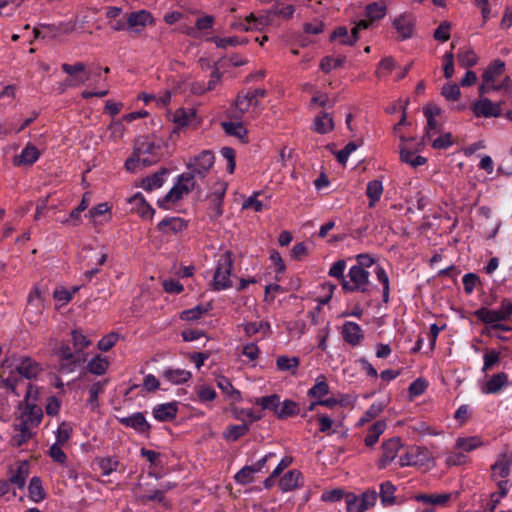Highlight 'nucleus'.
Here are the masks:
<instances>
[{
  "label": "nucleus",
  "instance_id": "f257e3e1",
  "mask_svg": "<svg viewBox=\"0 0 512 512\" xmlns=\"http://www.w3.org/2000/svg\"><path fill=\"white\" fill-rule=\"evenodd\" d=\"M233 267L232 253L226 251L217 262V267L213 277V286L215 290H222L232 286L230 274Z\"/></svg>",
  "mask_w": 512,
  "mask_h": 512
},
{
  "label": "nucleus",
  "instance_id": "f03ea898",
  "mask_svg": "<svg viewBox=\"0 0 512 512\" xmlns=\"http://www.w3.org/2000/svg\"><path fill=\"white\" fill-rule=\"evenodd\" d=\"M473 314L479 321L485 324L505 321L512 315V302L504 298L501 301L499 310H490L486 307H481L474 311Z\"/></svg>",
  "mask_w": 512,
  "mask_h": 512
},
{
  "label": "nucleus",
  "instance_id": "7ed1b4c3",
  "mask_svg": "<svg viewBox=\"0 0 512 512\" xmlns=\"http://www.w3.org/2000/svg\"><path fill=\"white\" fill-rule=\"evenodd\" d=\"M348 276L350 278V282L343 279V283H341V287L346 293H352L355 291L363 293L367 292L370 276L367 270L362 268V266L354 265L350 268Z\"/></svg>",
  "mask_w": 512,
  "mask_h": 512
},
{
  "label": "nucleus",
  "instance_id": "20e7f679",
  "mask_svg": "<svg viewBox=\"0 0 512 512\" xmlns=\"http://www.w3.org/2000/svg\"><path fill=\"white\" fill-rule=\"evenodd\" d=\"M215 162L214 154L211 150H203L198 156L193 158L187 164V168L191 169L197 176L204 178Z\"/></svg>",
  "mask_w": 512,
  "mask_h": 512
},
{
  "label": "nucleus",
  "instance_id": "39448f33",
  "mask_svg": "<svg viewBox=\"0 0 512 512\" xmlns=\"http://www.w3.org/2000/svg\"><path fill=\"white\" fill-rule=\"evenodd\" d=\"M227 189V183L218 182L215 185V189L212 193L208 195V200L210 202L209 206V216L211 219H217L223 214V200L225 197Z\"/></svg>",
  "mask_w": 512,
  "mask_h": 512
},
{
  "label": "nucleus",
  "instance_id": "423d86ee",
  "mask_svg": "<svg viewBox=\"0 0 512 512\" xmlns=\"http://www.w3.org/2000/svg\"><path fill=\"white\" fill-rule=\"evenodd\" d=\"M173 122L177 125V127L173 130L172 133H177L178 129L184 127H192L194 129L198 128L201 120L197 116L196 110L191 108H179L173 115Z\"/></svg>",
  "mask_w": 512,
  "mask_h": 512
},
{
  "label": "nucleus",
  "instance_id": "0eeeda50",
  "mask_svg": "<svg viewBox=\"0 0 512 512\" xmlns=\"http://www.w3.org/2000/svg\"><path fill=\"white\" fill-rule=\"evenodd\" d=\"M471 110L476 117H499L501 116V108L499 104H494L489 98L482 97L474 101Z\"/></svg>",
  "mask_w": 512,
  "mask_h": 512
},
{
  "label": "nucleus",
  "instance_id": "6e6552de",
  "mask_svg": "<svg viewBox=\"0 0 512 512\" xmlns=\"http://www.w3.org/2000/svg\"><path fill=\"white\" fill-rule=\"evenodd\" d=\"M116 419L123 426L132 428L140 434H144L146 436H149L150 434L151 425L148 423L142 412H136L126 417H116Z\"/></svg>",
  "mask_w": 512,
  "mask_h": 512
},
{
  "label": "nucleus",
  "instance_id": "1a4fd4ad",
  "mask_svg": "<svg viewBox=\"0 0 512 512\" xmlns=\"http://www.w3.org/2000/svg\"><path fill=\"white\" fill-rule=\"evenodd\" d=\"M393 27L398 33L399 40H407L413 36L415 28V18L411 14H401L394 19Z\"/></svg>",
  "mask_w": 512,
  "mask_h": 512
},
{
  "label": "nucleus",
  "instance_id": "9d476101",
  "mask_svg": "<svg viewBox=\"0 0 512 512\" xmlns=\"http://www.w3.org/2000/svg\"><path fill=\"white\" fill-rule=\"evenodd\" d=\"M267 95V91L265 89H254L251 91L243 92L240 91L235 100V107L239 115L236 116L237 119L242 118L243 114L247 112L251 106V97H265Z\"/></svg>",
  "mask_w": 512,
  "mask_h": 512
},
{
  "label": "nucleus",
  "instance_id": "9b49d317",
  "mask_svg": "<svg viewBox=\"0 0 512 512\" xmlns=\"http://www.w3.org/2000/svg\"><path fill=\"white\" fill-rule=\"evenodd\" d=\"M401 446V439L399 437H392L387 441H384L381 445L382 453L379 459L380 467L383 468L393 461Z\"/></svg>",
  "mask_w": 512,
  "mask_h": 512
},
{
  "label": "nucleus",
  "instance_id": "f8f14e48",
  "mask_svg": "<svg viewBox=\"0 0 512 512\" xmlns=\"http://www.w3.org/2000/svg\"><path fill=\"white\" fill-rule=\"evenodd\" d=\"M151 22H153V18L147 10L132 12L127 16V29L140 33L146 24Z\"/></svg>",
  "mask_w": 512,
  "mask_h": 512
},
{
  "label": "nucleus",
  "instance_id": "ddd939ff",
  "mask_svg": "<svg viewBox=\"0 0 512 512\" xmlns=\"http://www.w3.org/2000/svg\"><path fill=\"white\" fill-rule=\"evenodd\" d=\"M153 416L161 422L173 421L178 413V403L176 401L165 404H159L153 408Z\"/></svg>",
  "mask_w": 512,
  "mask_h": 512
},
{
  "label": "nucleus",
  "instance_id": "4468645a",
  "mask_svg": "<svg viewBox=\"0 0 512 512\" xmlns=\"http://www.w3.org/2000/svg\"><path fill=\"white\" fill-rule=\"evenodd\" d=\"M377 497H378V493L375 490H368V491L362 493V495L360 497H358L357 495H355L352 492H348L349 504L353 506L355 503L358 502L359 503V512H364L368 508L374 506V504L377 500Z\"/></svg>",
  "mask_w": 512,
  "mask_h": 512
},
{
  "label": "nucleus",
  "instance_id": "2eb2a0df",
  "mask_svg": "<svg viewBox=\"0 0 512 512\" xmlns=\"http://www.w3.org/2000/svg\"><path fill=\"white\" fill-rule=\"evenodd\" d=\"M55 353L60 357L62 363L60 364L61 372H72L78 361L75 359L74 354L71 351V348L68 344L61 343L58 350Z\"/></svg>",
  "mask_w": 512,
  "mask_h": 512
},
{
  "label": "nucleus",
  "instance_id": "dca6fc26",
  "mask_svg": "<svg viewBox=\"0 0 512 512\" xmlns=\"http://www.w3.org/2000/svg\"><path fill=\"white\" fill-rule=\"evenodd\" d=\"M16 372L26 379H33L38 376L42 368L38 362L32 360L30 357H25L21 360L20 364L16 366Z\"/></svg>",
  "mask_w": 512,
  "mask_h": 512
},
{
  "label": "nucleus",
  "instance_id": "f3484780",
  "mask_svg": "<svg viewBox=\"0 0 512 512\" xmlns=\"http://www.w3.org/2000/svg\"><path fill=\"white\" fill-rule=\"evenodd\" d=\"M39 157V149L36 146L29 143L26 145V147L22 150V152L19 155H16L13 158V165H32L39 159Z\"/></svg>",
  "mask_w": 512,
  "mask_h": 512
},
{
  "label": "nucleus",
  "instance_id": "a211bd4d",
  "mask_svg": "<svg viewBox=\"0 0 512 512\" xmlns=\"http://www.w3.org/2000/svg\"><path fill=\"white\" fill-rule=\"evenodd\" d=\"M342 336L344 341L352 346L358 345L364 338L361 327L351 321L343 325Z\"/></svg>",
  "mask_w": 512,
  "mask_h": 512
},
{
  "label": "nucleus",
  "instance_id": "6ab92c4d",
  "mask_svg": "<svg viewBox=\"0 0 512 512\" xmlns=\"http://www.w3.org/2000/svg\"><path fill=\"white\" fill-rule=\"evenodd\" d=\"M189 188L186 185H182L180 182H176L170 191L162 198L159 199L157 204L160 208H167V203L179 201L184 194H189Z\"/></svg>",
  "mask_w": 512,
  "mask_h": 512
},
{
  "label": "nucleus",
  "instance_id": "aec40b11",
  "mask_svg": "<svg viewBox=\"0 0 512 512\" xmlns=\"http://www.w3.org/2000/svg\"><path fill=\"white\" fill-rule=\"evenodd\" d=\"M426 449H422L421 447H411L409 451L400 457V465L404 466H415L419 462L424 461L426 458Z\"/></svg>",
  "mask_w": 512,
  "mask_h": 512
},
{
  "label": "nucleus",
  "instance_id": "412c9836",
  "mask_svg": "<svg viewBox=\"0 0 512 512\" xmlns=\"http://www.w3.org/2000/svg\"><path fill=\"white\" fill-rule=\"evenodd\" d=\"M21 416L24 419H27L29 423L32 425L38 426L43 418V410L37 405V403L33 404H23Z\"/></svg>",
  "mask_w": 512,
  "mask_h": 512
},
{
  "label": "nucleus",
  "instance_id": "4be33fe9",
  "mask_svg": "<svg viewBox=\"0 0 512 512\" xmlns=\"http://www.w3.org/2000/svg\"><path fill=\"white\" fill-rule=\"evenodd\" d=\"M40 27L47 30L46 37L50 39H55L60 34H71L75 28V23H60L58 25L54 24H40Z\"/></svg>",
  "mask_w": 512,
  "mask_h": 512
},
{
  "label": "nucleus",
  "instance_id": "5701e85b",
  "mask_svg": "<svg viewBox=\"0 0 512 512\" xmlns=\"http://www.w3.org/2000/svg\"><path fill=\"white\" fill-rule=\"evenodd\" d=\"M129 203L134 205L137 213L145 218V217H150L152 218V216L154 215L155 213V210L151 207V205L145 200L144 196L138 192L136 193L135 195H133L130 199H129Z\"/></svg>",
  "mask_w": 512,
  "mask_h": 512
},
{
  "label": "nucleus",
  "instance_id": "b1692460",
  "mask_svg": "<svg viewBox=\"0 0 512 512\" xmlns=\"http://www.w3.org/2000/svg\"><path fill=\"white\" fill-rule=\"evenodd\" d=\"M508 383V376L504 372L493 375L483 386L482 392L486 394L498 393Z\"/></svg>",
  "mask_w": 512,
  "mask_h": 512
},
{
  "label": "nucleus",
  "instance_id": "393cba45",
  "mask_svg": "<svg viewBox=\"0 0 512 512\" xmlns=\"http://www.w3.org/2000/svg\"><path fill=\"white\" fill-rule=\"evenodd\" d=\"M185 228L184 220L179 217L165 218L157 225V229L163 233H177Z\"/></svg>",
  "mask_w": 512,
  "mask_h": 512
},
{
  "label": "nucleus",
  "instance_id": "a878e982",
  "mask_svg": "<svg viewBox=\"0 0 512 512\" xmlns=\"http://www.w3.org/2000/svg\"><path fill=\"white\" fill-rule=\"evenodd\" d=\"M314 131L319 134H326L334 129L332 117L327 112H320L313 121Z\"/></svg>",
  "mask_w": 512,
  "mask_h": 512
},
{
  "label": "nucleus",
  "instance_id": "bb28decb",
  "mask_svg": "<svg viewBox=\"0 0 512 512\" xmlns=\"http://www.w3.org/2000/svg\"><path fill=\"white\" fill-rule=\"evenodd\" d=\"M167 173V168H161L158 172L143 178L141 186L146 191H152L153 189L159 188L164 183L163 175Z\"/></svg>",
  "mask_w": 512,
  "mask_h": 512
},
{
  "label": "nucleus",
  "instance_id": "cd10ccee",
  "mask_svg": "<svg viewBox=\"0 0 512 512\" xmlns=\"http://www.w3.org/2000/svg\"><path fill=\"white\" fill-rule=\"evenodd\" d=\"M300 479V471L296 469L290 470L279 480V487L283 491H291L299 486Z\"/></svg>",
  "mask_w": 512,
  "mask_h": 512
},
{
  "label": "nucleus",
  "instance_id": "c85d7f7f",
  "mask_svg": "<svg viewBox=\"0 0 512 512\" xmlns=\"http://www.w3.org/2000/svg\"><path fill=\"white\" fill-rule=\"evenodd\" d=\"M386 429V422L384 420H378L375 423H373L369 430L368 434L365 437V445L367 447H372L375 445L380 437V435L385 431Z\"/></svg>",
  "mask_w": 512,
  "mask_h": 512
},
{
  "label": "nucleus",
  "instance_id": "c756f323",
  "mask_svg": "<svg viewBox=\"0 0 512 512\" xmlns=\"http://www.w3.org/2000/svg\"><path fill=\"white\" fill-rule=\"evenodd\" d=\"M505 69V62L500 59H495L483 72V82L491 83L496 76L501 75Z\"/></svg>",
  "mask_w": 512,
  "mask_h": 512
},
{
  "label": "nucleus",
  "instance_id": "7c9ffc66",
  "mask_svg": "<svg viewBox=\"0 0 512 512\" xmlns=\"http://www.w3.org/2000/svg\"><path fill=\"white\" fill-rule=\"evenodd\" d=\"M255 404L260 406L263 410H269L277 416L279 406L281 404L280 396L278 394H272L264 397L257 398Z\"/></svg>",
  "mask_w": 512,
  "mask_h": 512
},
{
  "label": "nucleus",
  "instance_id": "2f4dec72",
  "mask_svg": "<svg viewBox=\"0 0 512 512\" xmlns=\"http://www.w3.org/2000/svg\"><path fill=\"white\" fill-rule=\"evenodd\" d=\"M211 309V303L206 305H197L194 308L182 311L180 314V319L185 321H195L200 319L202 315L208 313Z\"/></svg>",
  "mask_w": 512,
  "mask_h": 512
},
{
  "label": "nucleus",
  "instance_id": "473e14b6",
  "mask_svg": "<svg viewBox=\"0 0 512 512\" xmlns=\"http://www.w3.org/2000/svg\"><path fill=\"white\" fill-rule=\"evenodd\" d=\"M299 412H300L299 404L293 400L287 399V400H284L280 404L276 417L278 419L283 420V419H287L289 417L298 415Z\"/></svg>",
  "mask_w": 512,
  "mask_h": 512
},
{
  "label": "nucleus",
  "instance_id": "72a5a7b5",
  "mask_svg": "<svg viewBox=\"0 0 512 512\" xmlns=\"http://www.w3.org/2000/svg\"><path fill=\"white\" fill-rule=\"evenodd\" d=\"M400 160L403 163L409 164L413 168L424 165L427 159L420 155H415L414 151H411L405 147L400 148Z\"/></svg>",
  "mask_w": 512,
  "mask_h": 512
},
{
  "label": "nucleus",
  "instance_id": "f704fd0d",
  "mask_svg": "<svg viewBox=\"0 0 512 512\" xmlns=\"http://www.w3.org/2000/svg\"><path fill=\"white\" fill-rule=\"evenodd\" d=\"M223 130L230 136H235L243 142H247V129L243 127L241 122H222Z\"/></svg>",
  "mask_w": 512,
  "mask_h": 512
},
{
  "label": "nucleus",
  "instance_id": "c9c22d12",
  "mask_svg": "<svg viewBox=\"0 0 512 512\" xmlns=\"http://www.w3.org/2000/svg\"><path fill=\"white\" fill-rule=\"evenodd\" d=\"M163 376L173 384H183L192 377V374L184 369H167L164 371Z\"/></svg>",
  "mask_w": 512,
  "mask_h": 512
},
{
  "label": "nucleus",
  "instance_id": "e433bc0d",
  "mask_svg": "<svg viewBox=\"0 0 512 512\" xmlns=\"http://www.w3.org/2000/svg\"><path fill=\"white\" fill-rule=\"evenodd\" d=\"M133 150L140 156L142 154L157 156V150H160V146L156 145L154 142L149 141L146 137H142L136 141Z\"/></svg>",
  "mask_w": 512,
  "mask_h": 512
},
{
  "label": "nucleus",
  "instance_id": "4c0bfd02",
  "mask_svg": "<svg viewBox=\"0 0 512 512\" xmlns=\"http://www.w3.org/2000/svg\"><path fill=\"white\" fill-rule=\"evenodd\" d=\"M248 431H249V424H247V423H243L240 425H229L223 432V437L227 441L235 442L240 437L246 435Z\"/></svg>",
  "mask_w": 512,
  "mask_h": 512
},
{
  "label": "nucleus",
  "instance_id": "58836bf2",
  "mask_svg": "<svg viewBox=\"0 0 512 512\" xmlns=\"http://www.w3.org/2000/svg\"><path fill=\"white\" fill-rule=\"evenodd\" d=\"M395 491L396 487L390 481H385L380 485L379 496L384 506L396 503Z\"/></svg>",
  "mask_w": 512,
  "mask_h": 512
},
{
  "label": "nucleus",
  "instance_id": "ea45409f",
  "mask_svg": "<svg viewBox=\"0 0 512 512\" xmlns=\"http://www.w3.org/2000/svg\"><path fill=\"white\" fill-rule=\"evenodd\" d=\"M383 192L382 182L379 180H372L368 182L366 195L369 198V207H374L375 203L380 200Z\"/></svg>",
  "mask_w": 512,
  "mask_h": 512
},
{
  "label": "nucleus",
  "instance_id": "a19ab883",
  "mask_svg": "<svg viewBox=\"0 0 512 512\" xmlns=\"http://www.w3.org/2000/svg\"><path fill=\"white\" fill-rule=\"evenodd\" d=\"M29 475V464L23 461L17 468L16 472L8 480L10 483L16 485L19 489L25 486L26 478Z\"/></svg>",
  "mask_w": 512,
  "mask_h": 512
},
{
  "label": "nucleus",
  "instance_id": "79ce46f5",
  "mask_svg": "<svg viewBox=\"0 0 512 512\" xmlns=\"http://www.w3.org/2000/svg\"><path fill=\"white\" fill-rule=\"evenodd\" d=\"M29 496L34 502L42 501L46 494L42 486V481L39 477L34 476L31 478L29 486Z\"/></svg>",
  "mask_w": 512,
  "mask_h": 512
},
{
  "label": "nucleus",
  "instance_id": "37998d69",
  "mask_svg": "<svg viewBox=\"0 0 512 512\" xmlns=\"http://www.w3.org/2000/svg\"><path fill=\"white\" fill-rule=\"evenodd\" d=\"M451 499L450 493H444L439 495L433 494H419L415 496V500L423 502L425 504L444 505Z\"/></svg>",
  "mask_w": 512,
  "mask_h": 512
},
{
  "label": "nucleus",
  "instance_id": "c03bdc74",
  "mask_svg": "<svg viewBox=\"0 0 512 512\" xmlns=\"http://www.w3.org/2000/svg\"><path fill=\"white\" fill-rule=\"evenodd\" d=\"M328 393L329 385L326 381L325 376L321 375L317 378V381L313 385V387L309 389L308 396L321 400L322 397H324Z\"/></svg>",
  "mask_w": 512,
  "mask_h": 512
},
{
  "label": "nucleus",
  "instance_id": "a18cd8bd",
  "mask_svg": "<svg viewBox=\"0 0 512 512\" xmlns=\"http://www.w3.org/2000/svg\"><path fill=\"white\" fill-rule=\"evenodd\" d=\"M511 86H512V81H511V78L509 76H506L503 81L500 83V84H490V83H487V82H483L479 88H478V92H479V95L482 97L483 95L489 93L490 91H499V90H509L511 89Z\"/></svg>",
  "mask_w": 512,
  "mask_h": 512
},
{
  "label": "nucleus",
  "instance_id": "49530a36",
  "mask_svg": "<svg viewBox=\"0 0 512 512\" xmlns=\"http://www.w3.org/2000/svg\"><path fill=\"white\" fill-rule=\"evenodd\" d=\"M386 5L384 3L373 2L366 6V16L371 21L382 19L386 15Z\"/></svg>",
  "mask_w": 512,
  "mask_h": 512
},
{
  "label": "nucleus",
  "instance_id": "de8ad7c7",
  "mask_svg": "<svg viewBox=\"0 0 512 512\" xmlns=\"http://www.w3.org/2000/svg\"><path fill=\"white\" fill-rule=\"evenodd\" d=\"M300 360L298 357H288L286 355H281L276 360L277 368L281 371H291L292 374H295V369L299 366Z\"/></svg>",
  "mask_w": 512,
  "mask_h": 512
},
{
  "label": "nucleus",
  "instance_id": "09e8293b",
  "mask_svg": "<svg viewBox=\"0 0 512 512\" xmlns=\"http://www.w3.org/2000/svg\"><path fill=\"white\" fill-rule=\"evenodd\" d=\"M108 361L105 358H102L100 355H97L87 364V369L90 373L95 375H102L106 372L108 368Z\"/></svg>",
  "mask_w": 512,
  "mask_h": 512
},
{
  "label": "nucleus",
  "instance_id": "8fccbe9b",
  "mask_svg": "<svg viewBox=\"0 0 512 512\" xmlns=\"http://www.w3.org/2000/svg\"><path fill=\"white\" fill-rule=\"evenodd\" d=\"M345 62H346L345 56H340L336 59H334L331 56H325L322 58V60L320 62V69L324 73H329L332 69L342 67Z\"/></svg>",
  "mask_w": 512,
  "mask_h": 512
},
{
  "label": "nucleus",
  "instance_id": "3c124183",
  "mask_svg": "<svg viewBox=\"0 0 512 512\" xmlns=\"http://www.w3.org/2000/svg\"><path fill=\"white\" fill-rule=\"evenodd\" d=\"M384 409V404L382 403H374L372 404L368 410L364 413V415L359 419L357 425L363 426L366 423L370 422L374 418L380 415V413Z\"/></svg>",
  "mask_w": 512,
  "mask_h": 512
},
{
  "label": "nucleus",
  "instance_id": "603ef678",
  "mask_svg": "<svg viewBox=\"0 0 512 512\" xmlns=\"http://www.w3.org/2000/svg\"><path fill=\"white\" fill-rule=\"evenodd\" d=\"M274 19L273 13H270V9L263 11L259 13L258 16H256L254 13H251L246 17V22L251 23L254 22L255 26L257 25H270L272 24Z\"/></svg>",
  "mask_w": 512,
  "mask_h": 512
},
{
  "label": "nucleus",
  "instance_id": "864d4df0",
  "mask_svg": "<svg viewBox=\"0 0 512 512\" xmlns=\"http://www.w3.org/2000/svg\"><path fill=\"white\" fill-rule=\"evenodd\" d=\"M43 292L40 290L39 284H36L28 296V305L34 306L39 312L44 307Z\"/></svg>",
  "mask_w": 512,
  "mask_h": 512
},
{
  "label": "nucleus",
  "instance_id": "5fc2aeb1",
  "mask_svg": "<svg viewBox=\"0 0 512 512\" xmlns=\"http://www.w3.org/2000/svg\"><path fill=\"white\" fill-rule=\"evenodd\" d=\"M72 434V427L70 423L63 421L58 426L57 432H56V440L58 444L65 445L68 440L70 439Z\"/></svg>",
  "mask_w": 512,
  "mask_h": 512
},
{
  "label": "nucleus",
  "instance_id": "6e6d98bb",
  "mask_svg": "<svg viewBox=\"0 0 512 512\" xmlns=\"http://www.w3.org/2000/svg\"><path fill=\"white\" fill-rule=\"evenodd\" d=\"M457 60L462 67L468 68L477 64L478 57L473 50H467L459 52L457 55Z\"/></svg>",
  "mask_w": 512,
  "mask_h": 512
},
{
  "label": "nucleus",
  "instance_id": "4d7b16f0",
  "mask_svg": "<svg viewBox=\"0 0 512 512\" xmlns=\"http://www.w3.org/2000/svg\"><path fill=\"white\" fill-rule=\"evenodd\" d=\"M441 95L444 96L448 101H456L460 98V88L455 83L445 84L441 89Z\"/></svg>",
  "mask_w": 512,
  "mask_h": 512
},
{
  "label": "nucleus",
  "instance_id": "13d9d810",
  "mask_svg": "<svg viewBox=\"0 0 512 512\" xmlns=\"http://www.w3.org/2000/svg\"><path fill=\"white\" fill-rule=\"evenodd\" d=\"M119 334L115 332H111L105 335L101 340H99L97 347L99 350L107 352L109 351L118 341Z\"/></svg>",
  "mask_w": 512,
  "mask_h": 512
},
{
  "label": "nucleus",
  "instance_id": "bf43d9fd",
  "mask_svg": "<svg viewBox=\"0 0 512 512\" xmlns=\"http://www.w3.org/2000/svg\"><path fill=\"white\" fill-rule=\"evenodd\" d=\"M483 359H484V365H483L482 370L485 372V371L492 369L496 364L499 363L500 352H498L494 349L489 350L484 354Z\"/></svg>",
  "mask_w": 512,
  "mask_h": 512
},
{
  "label": "nucleus",
  "instance_id": "052dcab7",
  "mask_svg": "<svg viewBox=\"0 0 512 512\" xmlns=\"http://www.w3.org/2000/svg\"><path fill=\"white\" fill-rule=\"evenodd\" d=\"M346 492L343 489L336 488L322 493L321 499L325 502H339L345 501Z\"/></svg>",
  "mask_w": 512,
  "mask_h": 512
},
{
  "label": "nucleus",
  "instance_id": "680f3d73",
  "mask_svg": "<svg viewBox=\"0 0 512 512\" xmlns=\"http://www.w3.org/2000/svg\"><path fill=\"white\" fill-rule=\"evenodd\" d=\"M427 387H428V383L425 379L417 378L410 384V386L408 388L410 397H415V396H419V395L423 394L425 392V390L427 389Z\"/></svg>",
  "mask_w": 512,
  "mask_h": 512
},
{
  "label": "nucleus",
  "instance_id": "e2e57ef3",
  "mask_svg": "<svg viewBox=\"0 0 512 512\" xmlns=\"http://www.w3.org/2000/svg\"><path fill=\"white\" fill-rule=\"evenodd\" d=\"M478 284H481V281L475 273H467L464 275L463 286L466 294H471Z\"/></svg>",
  "mask_w": 512,
  "mask_h": 512
},
{
  "label": "nucleus",
  "instance_id": "0e129e2a",
  "mask_svg": "<svg viewBox=\"0 0 512 512\" xmlns=\"http://www.w3.org/2000/svg\"><path fill=\"white\" fill-rule=\"evenodd\" d=\"M480 441L476 437L458 438L456 446L465 452H470L480 445Z\"/></svg>",
  "mask_w": 512,
  "mask_h": 512
},
{
  "label": "nucleus",
  "instance_id": "69168bd1",
  "mask_svg": "<svg viewBox=\"0 0 512 512\" xmlns=\"http://www.w3.org/2000/svg\"><path fill=\"white\" fill-rule=\"evenodd\" d=\"M451 25L447 21H443L434 31L433 37L441 42H445L450 38Z\"/></svg>",
  "mask_w": 512,
  "mask_h": 512
},
{
  "label": "nucleus",
  "instance_id": "338daca9",
  "mask_svg": "<svg viewBox=\"0 0 512 512\" xmlns=\"http://www.w3.org/2000/svg\"><path fill=\"white\" fill-rule=\"evenodd\" d=\"M346 267V261L344 259H340L336 261L330 268L328 274L331 277L337 278L340 280V283H343V279H346L344 277V270Z\"/></svg>",
  "mask_w": 512,
  "mask_h": 512
},
{
  "label": "nucleus",
  "instance_id": "774afa93",
  "mask_svg": "<svg viewBox=\"0 0 512 512\" xmlns=\"http://www.w3.org/2000/svg\"><path fill=\"white\" fill-rule=\"evenodd\" d=\"M98 465L103 475H109L117 469L118 461L113 460L112 458L109 457L101 458L98 461Z\"/></svg>",
  "mask_w": 512,
  "mask_h": 512
}]
</instances>
